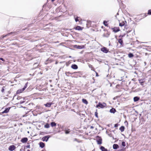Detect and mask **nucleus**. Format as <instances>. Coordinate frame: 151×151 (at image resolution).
<instances>
[{"label": "nucleus", "mask_w": 151, "mask_h": 151, "mask_svg": "<svg viewBox=\"0 0 151 151\" xmlns=\"http://www.w3.org/2000/svg\"><path fill=\"white\" fill-rule=\"evenodd\" d=\"M106 103L104 102H103V103H101L100 102H99L98 104L96 105V107L98 108H104V107H106Z\"/></svg>", "instance_id": "1"}, {"label": "nucleus", "mask_w": 151, "mask_h": 151, "mask_svg": "<svg viewBox=\"0 0 151 151\" xmlns=\"http://www.w3.org/2000/svg\"><path fill=\"white\" fill-rule=\"evenodd\" d=\"M96 142L98 144L101 145L102 143V139L99 136L96 137Z\"/></svg>", "instance_id": "2"}, {"label": "nucleus", "mask_w": 151, "mask_h": 151, "mask_svg": "<svg viewBox=\"0 0 151 151\" xmlns=\"http://www.w3.org/2000/svg\"><path fill=\"white\" fill-rule=\"evenodd\" d=\"M73 73L77 75H78L80 74V72H76L73 73H70L69 72H66V73H65V74L66 76H69V75H70V74H71Z\"/></svg>", "instance_id": "3"}, {"label": "nucleus", "mask_w": 151, "mask_h": 151, "mask_svg": "<svg viewBox=\"0 0 151 151\" xmlns=\"http://www.w3.org/2000/svg\"><path fill=\"white\" fill-rule=\"evenodd\" d=\"M101 51L104 53H106L109 52L108 50L106 47H104L101 49Z\"/></svg>", "instance_id": "4"}, {"label": "nucleus", "mask_w": 151, "mask_h": 151, "mask_svg": "<svg viewBox=\"0 0 151 151\" xmlns=\"http://www.w3.org/2000/svg\"><path fill=\"white\" fill-rule=\"evenodd\" d=\"M16 148V147L14 145H10L9 147V150L10 151L14 150Z\"/></svg>", "instance_id": "5"}, {"label": "nucleus", "mask_w": 151, "mask_h": 151, "mask_svg": "<svg viewBox=\"0 0 151 151\" xmlns=\"http://www.w3.org/2000/svg\"><path fill=\"white\" fill-rule=\"evenodd\" d=\"M113 31L115 33H116L120 31L119 28V27H114L111 28Z\"/></svg>", "instance_id": "6"}, {"label": "nucleus", "mask_w": 151, "mask_h": 151, "mask_svg": "<svg viewBox=\"0 0 151 151\" xmlns=\"http://www.w3.org/2000/svg\"><path fill=\"white\" fill-rule=\"evenodd\" d=\"M11 107H9L8 108H6L5 110L2 112V113L4 114V113H8L9 112V110L10 109H11Z\"/></svg>", "instance_id": "7"}, {"label": "nucleus", "mask_w": 151, "mask_h": 151, "mask_svg": "<svg viewBox=\"0 0 151 151\" xmlns=\"http://www.w3.org/2000/svg\"><path fill=\"white\" fill-rule=\"evenodd\" d=\"M50 136H45L42 138V140L43 141H45L46 142H47Z\"/></svg>", "instance_id": "8"}, {"label": "nucleus", "mask_w": 151, "mask_h": 151, "mask_svg": "<svg viewBox=\"0 0 151 151\" xmlns=\"http://www.w3.org/2000/svg\"><path fill=\"white\" fill-rule=\"evenodd\" d=\"M84 47V46L82 45V46H80V45H75L74 46V47L75 48H77V49H82L83 48V47Z\"/></svg>", "instance_id": "9"}, {"label": "nucleus", "mask_w": 151, "mask_h": 151, "mask_svg": "<svg viewBox=\"0 0 151 151\" xmlns=\"http://www.w3.org/2000/svg\"><path fill=\"white\" fill-rule=\"evenodd\" d=\"M28 141V139L27 137H24L22 138L21 140V142L22 143H25Z\"/></svg>", "instance_id": "10"}, {"label": "nucleus", "mask_w": 151, "mask_h": 151, "mask_svg": "<svg viewBox=\"0 0 151 151\" xmlns=\"http://www.w3.org/2000/svg\"><path fill=\"white\" fill-rule=\"evenodd\" d=\"M71 67L74 69H77L78 68V66L76 64L72 65Z\"/></svg>", "instance_id": "11"}, {"label": "nucleus", "mask_w": 151, "mask_h": 151, "mask_svg": "<svg viewBox=\"0 0 151 151\" xmlns=\"http://www.w3.org/2000/svg\"><path fill=\"white\" fill-rule=\"evenodd\" d=\"M113 147L114 149L116 150L119 147V146L118 145L115 144L113 145Z\"/></svg>", "instance_id": "12"}, {"label": "nucleus", "mask_w": 151, "mask_h": 151, "mask_svg": "<svg viewBox=\"0 0 151 151\" xmlns=\"http://www.w3.org/2000/svg\"><path fill=\"white\" fill-rule=\"evenodd\" d=\"M116 111L115 109L114 108H112L110 110V112L111 113L114 114L116 112Z\"/></svg>", "instance_id": "13"}, {"label": "nucleus", "mask_w": 151, "mask_h": 151, "mask_svg": "<svg viewBox=\"0 0 151 151\" xmlns=\"http://www.w3.org/2000/svg\"><path fill=\"white\" fill-rule=\"evenodd\" d=\"M40 147L42 148H43L45 146V144L44 143L41 142L39 143Z\"/></svg>", "instance_id": "14"}, {"label": "nucleus", "mask_w": 151, "mask_h": 151, "mask_svg": "<svg viewBox=\"0 0 151 151\" xmlns=\"http://www.w3.org/2000/svg\"><path fill=\"white\" fill-rule=\"evenodd\" d=\"M139 81L141 85H143V83L145 82L144 79H139Z\"/></svg>", "instance_id": "15"}, {"label": "nucleus", "mask_w": 151, "mask_h": 151, "mask_svg": "<svg viewBox=\"0 0 151 151\" xmlns=\"http://www.w3.org/2000/svg\"><path fill=\"white\" fill-rule=\"evenodd\" d=\"M139 99V98L138 96H135L134 98V102L138 101Z\"/></svg>", "instance_id": "16"}, {"label": "nucleus", "mask_w": 151, "mask_h": 151, "mask_svg": "<svg viewBox=\"0 0 151 151\" xmlns=\"http://www.w3.org/2000/svg\"><path fill=\"white\" fill-rule=\"evenodd\" d=\"M52 104V103L49 102L47 103L46 104H45V106L47 107H50L51 105Z\"/></svg>", "instance_id": "17"}, {"label": "nucleus", "mask_w": 151, "mask_h": 151, "mask_svg": "<svg viewBox=\"0 0 151 151\" xmlns=\"http://www.w3.org/2000/svg\"><path fill=\"white\" fill-rule=\"evenodd\" d=\"M100 149L102 151H107V150L105 148V147L102 146H101L100 147Z\"/></svg>", "instance_id": "18"}, {"label": "nucleus", "mask_w": 151, "mask_h": 151, "mask_svg": "<svg viewBox=\"0 0 151 151\" xmlns=\"http://www.w3.org/2000/svg\"><path fill=\"white\" fill-rule=\"evenodd\" d=\"M75 29L78 30H82V28L80 26H76L75 28Z\"/></svg>", "instance_id": "19"}, {"label": "nucleus", "mask_w": 151, "mask_h": 151, "mask_svg": "<svg viewBox=\"0 0 151 151\" xmlns=\"http://www.w3.org/2000/svg\"><path fill=\"white\" fill-rule=\"evenodd\" d=\"M124 127L123 126H122L119 128V130L121 131V132H123L124 131Z\"/></svg>", "instance_id": "20"}, {"label": "nucleus", "mask_w": 151, "mask_h": 151, "mask_svg": "<svg viewBox=\"0 0 151 151\" xmlns=\"http://www.w3.org/2000/svg\"><path fill=\"white\" fill-rule=\"evenodd\" d=\"M14 33V32H10V33H8L7 35H3V37H6V36H8L10 35L13 34Z\"/></svg>", "instance_id": "21"}, {"label": "nucleus", "mask_w": 151, "mask_h": 151, "mask_svg": "<svg viewBox=\"0 0 151 151\" xmlns=\"http://www.w3.org/2000/svg\"><path fill=\"white\" fill-rule=\"evenodd\" d=\"M50 125L52 127H53L55 126L56 124L55 122H52L51 123Z\"/></svg>", "instance_id": "22"}, {"label": "nucleus", "mask_w": 151, "mask_h": 151, "mask_svg": "<svg viewBox=\"0 0 151 151\" xmlns=\"http://www.w3.org/2000/svg\"><path fill=\"white\" fill-rule=\"evenodd\" d=\"M82 101L83 103H84V104H87L88 103V101L86 99H82Z\"/></svg>", "instance_id": "23"}, {"label": "nucleus", "mask_w": 151, "mask_h": 151, "mask_svg": "<svg viewBox=\"0 0 151 151\" xmlns=\"http://www.w3.org/2000/svg\"><path fill=\"white\" fill-rule=\"evenodd\" d=\"M128 56L130 58H131L134 56L133 54L131 53H130L128 54Z\"/></svg>", "instance_id": "24"}, {"label": "nucleus", "mask_w": 151, "mask_h": 151, "mask_svg": "<svg viewBox=\"0 0 151 151\" xmlns=\"http://www.w3.org/2000/svg\"><path fill=\"white\" fill-rule=\"evenodd\" d=\"M125 24V23L124 22H122V23H120L119 24V26L120 27H122L124 26Z\"/></svg>", "instance_id": "25"}, {"label": "nucleus", "mask_w": 151, "mask_h": 151, "mask_svg": "<svg viewBox=\"0 0 151 151\" xmlns=\"http://www.w3.org/2000/svg\"><path fill=\"white\" fill-rule=\"evenodd\" d=\"M22 92H23V91H22L21 89H19V90H18L17 91V94H19V93H22Z\"/></svg>", "instance_id": "26"}, {"label": "nucleus", "mask_w": 151, "mask_h": 151, "mask_svg": "<svg viewBox=\"0 0 151 151\" xmlns=\"http://www.w3.org/2000/svg\"><path fill=\"white\" fill-rule=\"evenodd\" d=\"M118 42L121 45H122L123 44V40L121 39H119Z\"/></svg>", "instance_id": "27"}, {"label": "nucleus", "mask_w": 151, "mask_h": 151, "mask_svg": "<svg viewBox=\"0 0 151 151\" xmlns=\"http://www.w3.org/2000/svg\"><path fill=\"white\" fill-rule=\"evenodd\" d=\"M44 127H45V128H48L50 127L49 124H48V123L46 124L44 126Z\"/></svg>", "instance_id": "28"}, {"label": "nucleus", "mask_w": 151, "mask_h": 151, "mask_svg": "<svg viewBox=\"0 0 151 151\" xmlns=\"http://www.w3.org/2000/svg\"><path fill=\"white\" fill-rule=\"evenodd\" d=\"M38 62L36 63L33 64V66L35 67L37 66H38Z\"/></svg>", "instance_id": "29"}, {"label": "nucleus", "mask_w": 151, "mask_h": 151, "mask_svg": "<svg viewBox=\"0 0 151 151\" xmlns=\"http://www.w3.org/2000/svg\"><path fill=\"white\" fill-rule=\"evenodd\" d=\"M103 24L105 26H107L108 25L107 24V22L106 21H104Z\"/></svg>", "instance_id": "30"}, {"label": "nucleus", "mask_w": 151, "mask_h": 151, "mask_svg": "<svg viewBox=\"0 0 151 151\" xmlns=\"http://www.w3.org/2000/svg\"><path fill=\"white\" fill-rule=\"evenodd\" d=\"M122 145L123 147H125L126 146V144L124 142H122Z\"/></svg>", "instance_id": "31"}, {"label": "nucleus", "mask_w": 151, "mask_h": 151, "mask_svg": "<svg viewBox=\"0 0 151 151\" xmlns=\"http://www.w3.org/2000/svg\"><path fill=\"white\" fill-rule=\"evenodd\" d=\"M95 116H96V117H97V118H98V113H97V111H96L95 112Z\"/></svg>", "instance_id": "32"}, {"label": "nucleus", "mask_w": 151, "mask_h": 151, "mask_svg": "<svg viewBox=\"0 0 151 151\" xmlns=\"http://www.w3.org/2000/svg\"><path fill=\"white\" fill-rule=\"evenodd\" d=\"M88 66L90 68H91V70H93L92 69V68H93V67L92 65L91 64H89V65H88Z\"/></svg>", "instance_id": "33"}, {"label": "nucleus", "mask_w": 151, "mask_h": 151, "mask_svg": "<svg viewBox=\"0 0 151 151\" xmlns=\"http://www.w3.org/2000/svg\"><path fill=\"white\" fill-rule=\"evenodd\" d=\"M148 14L149 15H151V10L150 9L148 11Z\"/></svg>", "instance_id": "34"}, {"label": "nucleus", "mask_w": 151, "mask_h": 151, "mask_svg": "<svg viewBox=\"0 0 151 151\" xmlns=\"http://www.w3.org/2000/svg\"><path fill=\"white\" fill-rule=\"evenodd\" d=\"M117 1L119 2V4H122L121 0H117Z\"/></svg>", "instance_id": "35"}, {"label": "nucleus", "mask_w": 151, "mask_h": 151, "mask_svg": "<svg viewBox=\"0 0 151 151\" xmlns=\"http://www.w3.org/2000/svg\"><path fill=\"white\" fill-rule=\"evenodd\" d=\"M124 149H125V148L124 147H123L121 149L117 151H124Z\"/></svg>", "instance_id": "36"}, {"label": "nucleus", "mask_w": 151, "mask_h": 151, "mask_svg": "<svg viewBox=\"0 0 151 151\" xmlns=\"http://www.w3.org/2000/svg\"><path fill=\"white\" fill-rule=\"evenodd\" d=\"M70 131L68 130H65V133L66 134H68L69 133Z\"/></svg>", "instance_id": "37"}, {"label": "nucleus", "mask_w": 151, "mask_h": 151, "mask_svg": "<svg viewBox=\"0 0 151 151\" xmlns=\"http://www.w3.org/2000/svg\"><path fill=\"white\" fill-rule=\"evenodd\" d=\"M78 17H77L75 19V21L76 22H77L79 20L78 19Z\"/></svg>", "instance_id": "38"}, {"label": "nucleus", "mask_w": 151, "mask_h": 151, "mask_svg": "<svg viewBox=\"0 0 151 151\" xmlns=\"http://www.w3.org/2000/svg\"><path fill=\"white\" fill-rule=\"evenodd\" d=\"M5 87L4 86L2 88V90H1V91L2 92V93H4V88Z\"/></svg>", "instance_id": "39"}, {"label": "nucleus", "mask_w": 151, "mask_h": 151, "mask_svg": "<svg viewBox=\"0 0 151 151\" xmlns=\"http://www.w3.org/2000/svg\"><path fill=\"white\" fill-rule=\"evenodd\" d=\"M30 145L28 144V145H27L26 146V147L27 148H29L30 147Z\"/></svg>", "instance_id": "40"}, {"label": "nucleus", "mask_w": 151, "mask_h": 151, "mask_svg": "<svg viewBox=\"0 0 151 151\" xmlns=\"http://www.w3.org/2000/svg\"><path fill=\"white\" fill-rule=\"evenodd\" d=\"M25 101H20V104H22L23 103H24V102Z\"/></svg>", "instance_id": "41"}, {"label": "nucleus", "mask_w": 151, "mask_h": 151, "mask_svg": "<svg viewBox=\"0 0 151 151\" xmlns=\"http://www.w3.org/2000/svg\"><path fill=\"white\" fill-rule=\"evenodd\" d=\"M0 60H2L3 61H5V60L3 58H1L0 57Z\"/></svg>", "instance_id": "42"}, {"label": "nucleus", "mask_w": 151, "mask_h": 151, "mask_svg": "<svg viewBox=\"0 0 151 151\" xmlns=\"http://www.w3.org/2000/svg\"><path fill=\"white\" fill-rule=\"evenodd\" d=\"M118 126V124H114V127H117Z\"/></svg>", "instance_id": "43"}, {"label": "nucleus", "mask_w": 151, "mask_h": 151, "mask_svg": "<svg viewBox=\"0 0 151 151\" xmlns=\"http://www.w3.org/2000/svg\"><path fill=\"white\" fill-rule=\"evenodd\" d=\"M74 141H77L78 142V139H76V138H75L74 139Z\"/></svg>", "instance_id": "44"}, {"label": "nucleus", "mask_w": 151, "mask_h": 151, "mask_svg": "<svg viewBox=\"0 0 151 151\" xmlns=\"http://www.w3.org/2000/svg\"><path fill=\"white\" fill-rule=\"evenodd\" d=\"M4 37H3V35H2V36H1V37H0V39H1L3 38H4Z\"/></svg>", "instance_id": "45"}, {"label": "nucleus", "mask_w": 151, "mask_h": 151, "mask_svg": "<svg viewBox=\"0 0 151 151\" xmlns=\"http://www.w3.org/2000/svg\"><path fill=\"white\" fill-rule=\"evenodd\" d=\"M28 83V82H27L26 83V84H25L24 86H26V87H27Z\"/></svg>", "instance_id": "46"}, {"label": "nucleus", "mask_w": 151, "mask_h": 151, "mask_svg": "<svg viewBox=\"0 0 151 151\" xmlns=\"http://www.w3.org/2000/svg\"><path fill=\"white\" fill-rule=\"evenodd\" d=\"M25 89L24 88V87L22 89H21L22 91H23Z\"/></svg>", "instance_id": "47"}, {"label": "nucleus", "mask_w": 151, "mask_h": 151, "mask_svg": "<svg viewBox=\"0 0 151 151\" xmlns=\"http://www.w3.org/2000/svg\"><path fill=\"white\" fill-rule=\"evenodd\" d=\"M94 128V127L93 126H91L90 127V128L91 129H93Z\"/></svg>", "instance_id": "48"}, {"label": "nucleus", "mask_w": 151, "mask_h": 151, "mask_svg": "<svg viewBox=\"0 0 151 151\" xmlns=\"http://www.w3.org/2000/svg\"><path fill=\"white\" fill-rule=\"evenodd\" d=\"M20 98H21V97H20V96H19V97H18L17 98V99H20Z\"/></svg>", "instance_id": "49"}, {"label": "nucleus", "mask_w": 151, "mask_h": 151, "mask_svg": "<svg viewBox=\"0 0 151 151\" xmlns=\"http://www.w3.org/2000/svg\"><path fill=\"white\" fill-rule=\"evenodd\" d=\"M27 87L26 86H24V88L26 89Z\"/></svg>", "instance_id": "50"}, {"label": "nucleus", "mask_w": 151, "mask_h": 151, "mask_svg": "<svg viewBox=\"0 0 151 151\" xmlns=\"http://www.w3.org/2000/svg\"><path fill=\"white\" fill-rule=\"evenodd\" d=\"M27 87L26 86H24V88L26 89Z\"/></svg>", "instance_id": "51"}, {"label": "nucleus", "mask_w": 151, "mask_h": 151, "mask_svg": "<svg viewBox=\"0 0 151 151\" xmlns=\"http://www.w3.org/2000/svg\"><path fill=\"white\" fill-rule=\"evenodd\" d=\"M55 1V0H51V1L52 2H53Z\"/></svg>", "instance_id": "52"}, {"label": "nucleus", "mask_w": 151, "mask_h": 151, "mask_svg": "<svg viewBox=\"0 0 151 151\" xmlns=\"http://www.w3.org/2000/svg\"><path fill=\"white\" fill-rule=\"evenodd\" d=\"M96 76H98V74L97 73H96Z\"/></svg>", "instance_id": "53"}, {"label": "nucleus", "mask_w": 151, "mask_h": 151, "mask_svg": "<svg viewBox=\"0 0 151 151\" xmlns=\"http://www.w3.org/2000/svg\"><path fill=\"white\" fill-rule=\"evenodd\" d=\"M130 32V31H127V33H129V32Z\"/></svg>", "instance_id": "54"}, {"label": "nucleus", "mask_w": 151, "mask_h": 151, "mask_svg": "<svg viewBox=\"0 0 151 151\" xmlns=\"http://www.w3.org/2000/svg\"><path fill=\"white\" fill-rule=\"evenodd\" d=\"M58 63V62H56L55 63V64H57Z\"/></svg>", "instance_id": "55"}, {"label": "nucleus", "mask_w": 151, "mask_h": 151, "mask_svg": "<svg viewBox=\"0 0 151 151\" xmlns=\"http://www.w3.org/2000/svg\"><path fill=\"white\" fill-rule=\"evenodd\" d=\"M27 151H30L29 150H28Z\"/></svg>", "instance_id": "56"}, {"label": "nucleus", "mask_w": 151, "mask_h": 151, "mask_svg": "<svg viewBox=\"0 0 151 151\" xmlns=\"http://www.w3.org/2000/svg\"><path fill=\"white\" fill-rule=\"evenodd\" d=\"M117 15H119V13H117Z\"/></svg>", "instance_id": "57"}, {"label": "nucleus", "mask_w": 151, "mask_h": 151, "mask_svg": "<svg viewBox=\"0 0 151 151\" xmlns=\"http://www.w3.org/2000/svg\"><path fill=\"white\" fill-rule=\"evenodd\" d=\"M109 46H110V44H109Z\"/></svg>", "instance_id": "58"}, {"label": "nucleus", "mask_w": 151, "mask_h": 151, "mask_svg": "<svg viewBox=\"0 0 151 151\" xmlns=\"http://www.w3.org/2000/svg\"><path fill=\"white\" fill-rule=\"evenodd\" d=\"M69 57H70V58H71V57L70 56Z\"/></svg>", "instance_id": "59"}, {"label": "nucleus", "mask_w": 151, "mask_h": 151, "mask_svg": "<svg viewBox=\"0 0 151 151\" xmlns=\"http://www.w3.org/2000/svg\"><path fill=\"white\" fill-rule=\"evenodd\" d=\"M42 151H44L43 150H42Z\"/></svg>", "instance_id": "60"}]
</instances>
